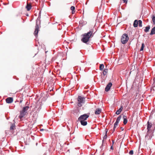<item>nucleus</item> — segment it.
Instances as JSON below:
<instances>
[{"mask_svg":"<svg viewBox=\"0 0 155 155\" xmlns=\"http://www.w3.org/2000/svg\"><path fill=\"white\" fill-rule=\"evenodd\" d=\"M110 149L112 150H113V148L112 145L110 147Z\"/></svg>","mask_w":155,"mask_h":155,"instance_id":"nucleus-33","label":"nucleus"},{"mask_svg":"<svg viewBox=\"0 0 155 155\" xmlns=\"http://www.w3.org/2000/svg\"><path fill=\"white\" fill-rule=\"evenodd\" d=\"M112 86V84L111 82H109L105 88V91H108L110 89V87Z\"/></svg>","mask_w":155,"mask_h":155,"instance_id":"nucleus-7","label":"nucleus"},{"mask_svg":"<svg viewBox=\"0 0 155 155\" xmlns=\"http://www.w3.org/2000/svg\"><path fill=\"white\" fill-rule=\"evenodd\" d=\"M123 109V106H121L120 108L116 112L115 114L117 115H118L120 114Z\"/></svg>","mask_w":155,"mask_h":155,"instance_id":"nucleus-9","label":"nucleus"},{"mask_svg":"<svg viewBox=\"0 0 155 155\" xmlns=\"http://www.w3.org/2000/svg\"><path fill=\"white\" fill-rule=\"evenodd\" d=\"M44 130L43 129H41L40 130V131H43Z\"/></svg>","mask_w":155,"mask_h":155,"instance_id":"nucleus-34","label":"nucleus"},{"mask_svg":"<svg viewBox=\"0 0 155 155\" xmlns=\"http://www.w3.org/2000/svg\"><path fill=\"white\" fill-rule=\"evenodd\" d=\"M121 118V116L120 115L117 118L116 121L115 123H116V124H118L120 120V119Z\"/></svg>","mask_w":155,"mask_h":155,"instance_id":"nucleus-19","label":"nucleus"},{"mask_svg":"<svg viewBox=\"0 0 155 155\" xmlns=\"http://www.w3.org/2000/svg\"><path fill=\"white\" fill-rule=\"evenodd\" d=\"M107 130H106L105 133V135L104 136V137H103V139L102 140L103 142L104 141V140H106L107 138Z\"/></svg>","mask_w":155,"mask_h":155,"instance_id":"nucleus-20","label":"nucleus"},{"mask_svg":"<svg viewBox=\"0 0 155 155\" xmlns=\"http://www.w3.org/2000/svg\"><path fill=\"white\" fill-rule=\"evenodd\" d=\"M129 154L130 155H132L133 154V150L130 151L129 152Z\"/></svg>","mask_w":155,"mask_h":155,"instance_id":"nucleus-29","label":"nucleus"},{"mask_svg":"<svg viewBox=\"0 0 155 155\" xmlns=\"http://www.w3.org/2000/svg\"><path fill=\"white\" fill-rule=\"evenodd\" d=\"M138 25L140 27L142 26V21L141 20H139L138 21Z\"/></svg>","mask_w":155,"mask_h":155,"instance_id":"nucleus-23","label":"nucleus"},{"mask_svg":"<svg viewBox=\"0 0 155 155\" xmlns=\"http://www.w3.org/2000/svg\"><path fill=\"white\" fill-rule=\"evenodd\" d=\"M79 121L81 123L82 125L86 126L87 124V122L85 120H84V121L81 120V121Z\"/></svg>","mask_w":155,"mask_h":155,"instance_id":"nucleus-15","label":"nucleus"},{"mask_svg":"<svg viewBox=\"0 0 155 155\" xmlns=\"http://www.w3.org/2000/svg\"><path fill=\"white\" fill-rule=\"evenodd\" d=\"M22 100L20 101V103H21L22 102Z\"/></svg>","mask_w":155,"mask_h":155,"instance_id":"nucleus-37","label":"nucleus"},{"mask_svg":"<svg viewBox=\"0 0 155 155\" xmlns=\"http://www.w3.org/2000/svg\"><path fill=\"white\" fill-rule=\"evenodd\" d=\"M152 132H149L148 134L146 136V138H148V137H149V138L151 139V137H152Z\"/></svg>","mask_w":155,"mask_h":155,"instance_id":"nucleus-14","label":"nucleus"},{"mask_svg":"<svg viewBox=\"0 0 155 155\" xmlns=\"http://www.w3.org/2000/svg\"><path fill=\"white\" fill-rule=\"evenodd\" d=\"M152 21L154 24H155V16L154 15L152 16Z\"/></svg>","mask_w":155,"mask_h":155,"instance_id":"nucleus-27","label":"nucleus"},{"mask_svg":"<svg viewBox=\"0 0 155 155\" xmlns=\"http://www.w3.org/2000/svg\"><path fill=\"white\" fill-rule=\"evenodd\" d=\"M13 98L12 97H9L6 99V101L7 103L10 104L12 102Z\"/></svg>","mask_w":155,"mask_h":155,"instance_id":"nucleus-8","label":"nucleus"},{"mask_svg":"<svg viewBox=\"0 0 155 155\" xmlns=\"http://www.w3.org/2000/svg\"><path fill=\"white\" fill-rule=\"evenodd\" d=\"M89 116L87 114H84L81 115L78 118V121L85 120L89 117Z\"/></svg>","mask_w":155,"mask_h":155,"instance_id":"nucleus-6","label":"nucleus"},{"mask_svg":"<svg viewBox=\"0 0 155 155\" xmlns=\"http://www.w3.org/2000/svg\"><path fill=\"white\" fill-rule=\"evenodd\" d=\"M120 129L122 131L123 130H124V128L123 127H120Z\"/></svg>","mask_w":155,"mask_h":155,"instance_id":"nucleus-32","label":"nucleus"},{"mask_svg":"<svg viewBox=\"0 0 155 155\" xmlns=\"http://www.w3.org/2000/svg\"><path fill=\"white\" fill-rule=\"evenodd\" d=\"M150 27L149 25L145 27V29L144 30V31L146 32H147L149 31L150 29Z\"/></svg>","mask_w":155,"mask_h":155,"instance_id":"nucleus-18","label":"nucleus"},{"mask_svg":"<svg viewBox=\"0 0 155 155\" xmlns=\"http://www.w3.org/2000/svg\"><path fill=\"white\" fill-rule=\"evenodd\" d=\"M75 9V8L74 6H72L71 7V10H72V14H74L75 12V11L74 10Z\"/></svg>","mask_w":155,"mask_h":155,"instance_id":"nucleus-22","label":"nucleus"},{"mask_svg":"<svg viewBox=\"0 0 155 155\" xmlns=\"http://www.w3.org/2000/svg\"><path fill=\"white\" fill-rule=\"evenodd\" d=\"M123 118L124 119V121H123L124 124H126L127 122V117L126 116L124 115L123 117Z\"/></svg>","mask_w":155,"mask_h":155,"instance_id":"nucleus-12","label":"nucleus"},{"mask_svg":"<svg viewBox=\"0 0 155 155\" xmlns=\"http://www.w3.org/2000/svg\"><path fill=\"white\" fill-rule=\"evenodd\" d=\"M15 124H13L10 127V129L11 130H13L15 129Z\"/></svg>","mask_w":155,"mask_h":155,"instance_id":"nucleus-26","label":"nucleus"},{"mask_svg":"<svg viewBox=\"0 0 155 155\" xmlns=\"http://www.w3.org/2000/svg\"><path fill=\"white\" fill-rule=\"evenodd\" d=\"M129 38L127 34H124L123 35L121 38V41L123 44H125L127 42Z\"/></svg>","mask_w":155,"mask_h":155,"instance_id":"nucleus-4","label":"nucleus"},{"mask_svg":"<svg viewBox=\"0 0 155 155\" xmlns=\"http://www.w3.org/2000/svg\"><path fill=\"white\" fill-rule=\"evenodd\" d=\"M155 34V27H154L151 30L150 34L153 35Z\"/></svg>","mask_w":155,"mask_h":155,"instance_id":"nucleus-17","label":"nucleus"},{"mask_svg":"<svg viewBox=\"0 0 155 155\" xmlns=\"http://www.w3.org/2000/svg\"><path fill=\"white\" fill-rule=\"evenodd\" d=\"M153 81H154V83L153 84L154 86H155V78L153 79Z\"/></svg>","mask_w":155,"mask_h":155,"instance_id":"nucleus-31","label":"nucleus"},{"mask_svg":"<svg viewBox=\"0 0 155 155\" xmlns=\"http://www.w3.org/2000/svg\"><path fill=\"white\" fill-rule=\"evenodd\" d=\"M123 2L124 3H127V0H123Z\"/></svg>","mask_w":155,"mask_h":155,"instance_id":"nucleus-30","label":"nucleus"},{"mask_svg":"<svg viewBox=\"0 0 155 155\" xmlns=\"http://www.w3.org/2000/svg\"><path fill=\"white\" fill-rule=\"evenodd\" d=\"M38 21H39V20H38V19L36 20L35 28V32H34L35 35L36 37H37L38 36V34L39 31V26L38 24Z\"/></svg>","mask_w":155,"mask_h":155,"instance_id":"nucleus-5","label":"nucleus"},{"mask_svg":"<svg viewBox=\"0 0 155 155\" xmlns=\"http://www.w3.org/2000/svg\"><path fill=\"white\" fill-rule=\"evenodd\" d=\"M108 72V69L105 68L103 72L104 75H105Z\"/></svg>","mask_w":155,"mask_h":155,"instance_id":"nucleus-21","label":"nucleus"},{"mask_svg":"<svg viewBox=\"0 0 155 155\" xmlns=\"http://www.w3.org/2000/svg\"><path fill=\"white\" fill-rule=\"evenodd\" d=\"M26 8L28 11H29L31 8V5L30 4L27 3Z\"/></svg>","mask_w":155,"mask_h":155,"instance_id":"nucleus-13","label":"nucleus"},{"mask_svg":"<svg viewBox=\"0 0 155 155\" xmlns=\"http://www.w3.org/2000/svg\"><path fill=\"white\" fill-rule=\"evenodd\" d=\"M147 130H148L147 132H149V131L150 130V129L152 127V124L151 123H150L149 122H148L147 123Z\"/></svg>","mask_w":155,"mask_h":155,"instance_id":"nucleus-10","label":"nucleus"},{"mask_svg":"<svg viewBox=\"0 0 155 155\" xmlns=\"http://www.w3.org/2000/svg\"><path fill=\"white\" fill-rule=\"evenodd\" d=\"M138 21L137 20H135L134 22V24H133L134 26V27H137L138 26Z\"/></svg>","mask_w":155,"mask_h":155,"instance_id":"nucleus-16","label":"nucleus"},{"mask_svg":"<svg viewBox=\"0 0 155 155\" xmlns=\"http://www.w3.org/2000/svg\"><path fill=\"white\" fill-rule=\"evenodd\" d=\"M104 66L103 64H101L100 66V70H102L104 69Z\"/></svg>","mask_w":155,"mask_h":155,"instance_id":"nucleus-24","label":"nucleus"},{"mask_svg":"<svg viewBox=\"0 0 155 155\" xmlns=\"http://www.w3.org/2000/svg\"><path fill=\"white\" fill-rule=\"evenodd\" d=\"M78 101V105L79 107H81L82 105L84 104L85 102V98L79 96L77 98Z\"/></svg>","mask_w":155,"mask_h":155,"instance_id":"nucleus-3","label":"nucleus"},{"mask_svg":"<svg viewBox=\"0 0 155 155\" xmlns=\"http://www.w3.org/2000/svg\"><path fill=\"white\" fill-rule=\"evenodd\" d=\"M101 110L100 108H97L95 111V114H99L101 112Z\"/></svg>","mask_w":155,"mask_h":155,"instance_id":"nucleus-11","label":"nucleus"},{"mask_svg":"<svg viewBox=\"0 0 155 155\" xmlns=\"http://www.w3.org/2000/svg\"><path fill=\"white\" fill-rule=\"evenodd\" d=\"M94 31L91 30L87 33H85L82 35V38L81 41L87 44L90 41V38L93 37L94 33Z\"/></svg>","mask_w":155,"mask_h":155,"instance_id":"nucleus-1","label":"nucleus"},{"mask_svg":"<svg viewBox=\"0 0 155 155\" xmlns=\"http://www.w3.org/2000/svg\"><path fill=\"white\" fill-rule=\"evenodd\" d=\"M114 143V140H112V143H113V144Z\"/></svg>","mask_w":155,"mask_h":155,"instance_id":"nucleus-35","label":"nucleus"},{"mask_svg":"<svg viewBox=\"0 0 155 155\" xmlns=\"http://www.w3.org/2000/svg\"><path fill=\"white\" fill-rule=\"evenodd\" d=\"M144 46V43H143L142 44V46L141 47V48L140 49V51H142L143 50Z\"/></svg>","mask_w":155,"mask_h":155,"instance_id":"nucleus-28","label":"nucleus"},{"mask_svg":"<svg viewBox=\"0 0 155 155\" xmlns=\"http://www.w3.org/2000/svg\"><path fill=\"white\" fill-rule=\"evenodd\" d=\"M68 152H69V153L70 152V151H69V150H68L66 153H68Z\"/></svg>","mask_w":155,"mask_h":155,"instance_id":"nucleus-36","label":"nucleus"},{"mask_svg":"<svg viewBox=\"0 0 155 155\" xmlns=\"http://www.w3.org/2000/svg\"><path fill=\"white\" fill-rule=\"evenodd\" d=\"M118 125V124H116V123H114V126L113 129V132H114L115 131V129L116 128V127Z\"/></svg>","mask_w":155,"mask_h":155,"instance_id":"nucleus-25","label":"nucleus"},{"mask_svg":"<svg viewBox=\"0 0 155 155\" xmlns=\"http://www.w3.org/2000/svg\"><path fill=\"white\" fill-rule=\"evenodd\" d=\"M29 108V107L28 106L23 107L22 110L20 111V114L19 116V117L20 119H21V118L25 115L27 114L28 113L27 110Z\"/></svg>","mask_w":155,"mask_h":155,"instance_id":"nucleus-2","label":"nucleus"}]
</instances>
